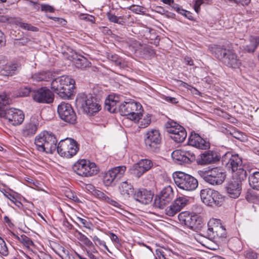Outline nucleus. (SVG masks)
I'll return each instance as SVG.
<instances>
[{"instance_id": "nucleus-1", "label": "nucleus", "mask_w": 259, "mask_h": 259, "mask_svg": "<svg viewBox=\"0 0 259 259\" xmlns=\"http://www.w3.org/2000/svg\"><path fill=\"white\" fill-rule=\"evenodd\" d=\"M105 109L110 113L119 112L122 116L135 122L142 116L143 109L141 104L132 99L122 101L118 95H109L105 101Z\"/></svg>"}, {"instance_id": "nucleus-2", "label": "nucleus", "mask_w": 259, "mask_h": 259, "mask_svg": "<svg viewBox=\"0 0 259 259\" xmlns=\"http://www.w3.org/2000/svg\"><path fill=\"white\" fill-rule=\"evenodd\" d=\"M75 81L68 76H62L53 80L51 89L60 97L69 99L74 93Z\"/></svg>"}, {"instance_id": "nucleus-3", "label": "nucleus", "mask_w": 259, "mask_h": 259, "mask_svg": "<svg viewBox=\"0 0 259 259\" xmlns=\"http://www.w3.org/2000/svg\"><path fill=\"white\" fill-rule=\"evenodd\" d=\"M211 53L224 65L232 68H238L241 61L232 51L213 45L209 48Z\"/></svg>"}, {"instance_id": "nucleus-4", "label": "nucleus", "mask_w": 259, "mask_h": 259, "mask_svg": "<svg viewBox=\"0 0 259 259\" xmlns=\"http://www.w3.org/2000/svg\"><path fill=\"white\" fill-rule=\"evenodd\" d=\"M57 140L54 134L43 131L35 138L34 144L37 149L47 153H53L57 148Z\"/></svg>"}, {"instance_id": "nucleus-5", "label": "nucleus", "mask_w": 259, "mask_h": 259, "mask_svg": "<svg viewBox=\"0 0 259 259\" xmlns=\"http://www.w3.org/2000/svg\"><path fill=\"white\" fill-rule=\"evenodd\" d=\"M172 178L175 184L180 189L186 191H192L198 187L197 179L184 172L175 171L172 174Z\"/></svg>"}, {"instance_id": "nucleus-6", "label": "nucleus", "mask_w": 259, "mask_h": 259, "mask_svg": "<svg viewBox=\"0 0 259 259\" xmlns=\"http://www.w3.org/2000/svg\"><path fill=\"white\" fill-rule=\"evenodd\" d=\"M198 174L205 182L212 185L222 184L226 176L224 170L220 167L209 168L207 170H199Z\"/></svg>"}, {"instance_id": "nucleus-7", "label": "nucleus", "mask_w": 259, "mask_h": 259, "mask_svg": "<svg viewBox=\"0 0 259 259\" xmlns=\"http://www.w3.org/2000/svg\"><path fill=\"white\" fill-rule=\"evenodd\" d=\"M56 149L61 156L70 158L79 151V145L74 139L67 138L59 142Z\"/></svg>"}, {"instance_id": "nucleus-8", "label": "nucleus", "mask_w": 259, "mask_h": 259, "mask_svg": "<svg viewBox=\"0 0 259 259\" xmlns=\"http://www.w3.org/2000/svg\"><path fill=\"white\" fill-rule=\"evenodd\" d=\"M102 109V106L97 99L92 94L82 93V109L87 116H94Z\"/></svg>"}, {"instance_id": "nucleus-9", "label": "nucleus", "mask_w": 259, "mask_h": 259, "mask_svg": "<svg viewBox=\"0 0 259 259\" xmlns=\"http://www.w3.org/2000/svg\"><path fill=\"white\" fill-rule=\"evenodd\" d=\"M202 201L211 207L220 206L224 201V197L218 191L211 189H204L200 191Z\"/></svg>"}, {"instance_id": "nucleus-10", "label": "nucleus", "mask_w": 259, "mask_h": 259, "mask_svg": "<svg viewBox=\"0 0 259 259\" xmlns=\"http://www.w3.org/2000/svg\"><path fill=\"white\" fill-rule=\"evenodd\" d=\"M178 219L181 224L195 231L199 230L202 226V218L196 213L183 211L179 214Z\"/></svg>"}, {"instance_id": "nucleus-11", "label": "nucleus", "mask_w": 259, "mask_h": 259, "mask_svg": "<svg viewBox=\"0 0 259 259\" xmlns=\"http://www.w3.org/2000/svg\"><path fill=\"white\" fill-rule=\"evenodd\" d=\"M166 131L170 137L176 143L183 142L187 137V132L184 127L173 121H167L165 124Z\"/></svg>"}, {"instance_id": "nucleus-12", "label": "nucleus", "mask_w": 259, "mask_h": 259, "mask_svg": "<svg viewBox=\"0 0 259 259\" xmlns=\"http://www.w3.org/2000/svg\"><path fill=\"white\" fill-rule=\"evenodd\" d=\"M0 116L8 120L11 124L17 126L20 125L24 121V114L18 109L11 108L2 110L0 109Z\"/></svg>"}, {"instance_id": "nucleus-13", "label": "nucleus", "mask_w": 259, "mask_h": 259, "mask_svg": "<svg viewBox=\"0 0 259 259\" xmlns=\"http://www.w3.org/2000/svg\"><path fill=\"white\" fill-rule=\"evenodd\" d=\"M174 197V192L170 186L164 187L156 195L153 202L154 207L163 209Z\"/></svg>"}, {"instance_id": "nucleus-14", "label": "nucleus", "mask_w": 259, "mask_h": 259, "mask_svg": "<svg viewBox=\"0 0 259 259\" xmlns=\"http://www.w3.org/2000/svg\"><path fill=\"white\" fill-rule=\"evenodd\" d=\"M126 167L120 165L114 167L104 174L103 181L106 186H110L115 185L116 183L124 175Z\"/></svg>"}, {"instance_id": "nucleus-15", "label": "nucleus", "mask_w": 259, "mask_h": 259, "mask_svg": "<svg viewBox=\"0 0 259 259\" xmlns=\"http://www.w3.org/2000/svg\"><path fill=\"white\" fill-rule=\"evenodd\" d=\"M207 226V234L209 237H226V229L222 225L221 221L220 219H210L208 222Z\"/></svg>"}, {"instance_id": "nucleus-16", "label": "nucleus", "mask_w": 259, "mask_h": 259, "mask_svg": "<svg viewBox=\"0 0 259 259\" xmlns=\"http://www.w3.org/2000/svg\"><path fill=\"white\" fill-rule=\"evenodd\" d=\"M31 97L35 102L41 104H50L53 103L54 100L53 92L45 87L33 90Z\"/></svg>"}, {"instance_id": "nucleus-17", "label": "nucleus", "mask_w": 259, "mask_h": 259, "mask_svg": "<svg viewBox=\"0 0 259 259\" xmlns=\"http://www.w3.org/2000/svg\"><path fill=\"white\" fill-rule=\"evenodd\" d=\"M57 111L59 117L65 122L74 124L76 121V115L71 105L62 102L58 106Z\"/></svg>"}, {"instance_id": "nucleus-18", "label": "nucleus", "mask_w": 259, "mask_h": 259, "mask_svg": "<svg viewBox=\"0 0 259 259\" xmlns=\"http://www.w3.org/2000/svg\"><path fill=\"white\" fill-rule=\"evenodd\" d=\"M223 165L229 172H234L242 165V158L238 154H232L230 152H227L222 157Z\"/></svg>"}, {"instance_id": "nucleus-19", "label": "nucleus", "mask_w": 259, "mask_h": 259, "mask_svg": "<svg viewBox=\"0 0 259 259\" xmlns=\"http://www.w3.org/2000/svg\"><path fill=\"white\" fill-rule=\"evenodd\" d=\"M161 140V138L159 131L152 130L146 133L145 144L148 150L156 152L159 148Z\"/></svg>"}, {"instance_id": "nucleus-20", "label": "nucleus", "mask_w": 259, "mask_h": 259, "mask_svg": "<svg viewBox=\"0 0 259 259\" xmlns=\"http://www.w3.org/2000/svg\"><path fill=\"white\" fill-rule=\"evenodd\" d=\"M171 157L180 164L190 163L195 159V154L192 151L185 149H178L173 151Z\"/></svg>"}, {"instance_id": "nucleus-21", "label": "nucleus", "mask_w": 259, "mask_h": 259, "mask_svg": "<svg viewBox=\"0 0 259 259\" xmlns=\"http://www.w3.org/2000/svg\"><path fill=\"white\" fill-rule=\"evenodd\" d=\"M221 158V156L217 152L209 150L200 154L197 158V162L200 165L215 163L220 161Z\"/></svg>"}, {"instance_id": "nucleus-22", "label": "nucleus", "mask_w": 259, "mask_h": 259, "mask_svg": "<svg viewBox=\"0 0 259 259\" xmlns=\"http://www.w3.org/2000/svg\"><path fill=\"white\" fill-rule=\"evenodd\" d=\"M188 202V199L184 197H180L177 198L174 202L165 209L166 215L173 217L182 208H183Z\"/></svg>"}, {"instance_id": "nucleus-23", "label": "nucleus", "mask_w": 259, "mask_h": 259, "mask_svg": "<svg viewBox=\"0 0 259 259\" xmlns=\"http://www.w3.org/2000/svg\"><path fill=\"white\" fill-rule=\"evenodd\" d=\"M133 48V51L135 53L140 51V55L146 59H151L153 58L155 55V52L152 47L147 46H144L142 48L141 44L140 42L135 41L132 42V45L130 46Z\"/></svg>"}, {"instance_id": "nucleus-24", "label": "nucleus", "mask_w": 259, "mask_h": 259, "mask_svg": "<svg viewBox=\"0 0 259 259\" xmlns=\"http://www.w3.org/2000/svg\"><path fill=\"white\" fill-rule=\"evenodd\" d=\"M225 188L230 197L236 198L240 195L242 190V183L240 181H235V180L232 179L228 182Z\"/></svg>"}, {"instance_id": "nucleus-25", "label": "nucleus", "mask_w": 259, "mask_h": 259, "mask_svg": "<svg viewBox=\"0 0 259 259\" xmlns=\"http://www.w3.org/2000/svg\"><path fill=\"white\" fill-rule=\"evenodd\" d=\"M99 172V168L95 163L89 160L82 159V177L95 176Z\"/></svg>"}, {"instance_id": "nucleus-26", "label": "nucleus", "mask_w": 259, "mask_h": 259, "mask_svg": "<svg viewBox=\"0 0 259 259\" xmlns=\"http://www.w3.org/2000/svg\"><path fill=\"white\" fill-rule=\"evenodd\" d=\"M153 194L146 189H139L134 194V199L143 204H148L152 202Z\"/></svg>"}, {"instance_id": "nucleus-27", "label": "nucleus", "mask_w": 259, "mask_h": 259, "mask_svg": "<svg viewBox=\"0 0 259 259\" xmlns=\"http://www.w3.org/2000/svg\"><path fill=\"white\" fill-rule=\"evenodd\" d=\"M188 143L189 145L201 149H206L209 147V143L195 133H191Z\"/></svg>"}, {"instance_id": "nucleus-28", "label": "nucleus", "mask_w": 259, "mask_h": 259, "mask_svg": "<svg viewBox=\"0 0 259 259\" xmlns=\"http://www.w3.org/2000/svg\"><path fill=\"white\" fill-rule=\"evenodd\" d=\"M21 69V64L18 61H13L3 65L1 72L6 76H12L17 73Z\"/></svg>"}, {"instance_id": "nucleus-29", "label": "nucleus", "mask_w": 259, "mask_h": 259, "mask_svg": "<svg viewBox=\"0 0 259 259\" xmlns=\"http://www.w3.org/2000/svg\"><path fill=\"white\" fill-rule=\"evenodd\" d=\"M52 249L62 259H75L74 255L69 251L57 243H54Z\"/></svg>"}, {"instance_id": "nucleus-30", "label": "nucleus", "mask_w": 259, "mask_h": 259, "mask_svg": "<svg viewBox=\"0 0 259 259\" xmlns=\"http://www.w3.org/2000/svg\"><path fill=\"white\" fill-rule=\"evenodd\" d=\"M38 128V124L30 121L25 123L21 131L22 135L25 137H30L34 135Z\"/></svg>"}, {"instance_id": "nucleus-31", "label": "nucleus", "mask_w": 259, "mask_h": 259, "mask_svg": "<svg viewBox=\"0 0 259 259\" xmlns=\"http://www.w3.org/2000/svg\"><path fill=\"white\" fill-rule=\"evenodd\" d=\"M249 44L244 47L245 52L248 53H253L259 46V36L251 35L249 38Z\"/></svg>"}, {"instance_id": "nucleus-32", "label": "nucleus", "mask_w": 259, "mask_h": 259, "mask_svg": "<svg viewBox=\"0 0 259 259\" xmlns=\"http://www.w3.org/2000/svg\"><path fill=\"white\" fill-rule=\"evenodd\" d=\"M32 80L36 82L49 81L52 78L51 72L48 71L38 72L31 75Z\"/></svg>"}, {"instance_id": "nucleus-33", "label": "nucleus", "mask_w": 259, "mask_h": 259, "mask_svg": "<svg viewBox=\"0 0 259 259\" xmlns=\"http://www.w3.org/2000/svg\"><path fill=\"white\" fill-rule=\"evenodd\" d=\"M120 193L125 197H129L131 196H134V187L127 182H123L119 187Z\"/></svg>"}, {"instance_id": "nucleus-34", "label": "nucleus", "mask_w": 259, "mask_h": 259, "mask_svg": "<svg viewBox=\"0 0 259 259\" xmlns=\"http://www.w3.org/2000/svg\"><path fill=\"white\" fill-rule=\"evenodd\" d=\"M15 237L28 249L32 250V248L34 247V243L32 240L26 235L24 234L20 236L15 235Z\"/></svg>"}, {"instance_id": "nucleus-35", "label": "nucleus", "mask_w": 259, "mask_h": 259, "mask_svg": "<svg viewBox=\"0 0 259 259\" xmlns=\"http://www.w3.org/2000/svg\"><path fill=\"white\" fill-rule=\"evenodd\" d=\"M250 186L253 189L259 190V171H254L248 177Z\"/></svg>"}, {"instance_id": "nucleus-36", "label": "nucleus", "mask_w": 259, "mask_h": 259, "mask_svg": "<svg viewBox=\"0 0 259 259\" xmlns=\"http://www.w3.org/2000/svg\"><path fill=\"white\" fill-rule=\"evenodd\" d=\"M107 17L110 22L117 23L122 26L126 24L125 19L123 16H117L115 14L109 12L107 14Z\"/></svg>"}, {"instance_id": "nucleus-37", "label": "nucleus", "mask_w": 259, "mask_h": 259, "mask_svg": "<svg viewBox=\"0 0 259 259\" xmlns=\"http://www.w3.org/2000/svg\"><path fill=\"white\" fill-rule=\"evenodd\" d=\"M232 173L233 174V179L235 181H240L241 183L246 179L247 176L246 171L243 168L242 165Z\"/></svg>"}, {"instance_id": "nucleus-38", "label": "nucleus", "mask_w": 259, "mask_h": 259, "mask_svg": "<svg viewBox=\"0 0 259 259\" xmlns=\"http://www.w3.org/2000/svg\"><path fill=\"white\" fill-rule=\"evenodd\" d=\"M132 170V173L137 178H140L146 172V170L144 169L143 167L141 165L139 162L135 164L133 166Z\"/></svg>"}, {"instance_id": "nucleus-39", "label": "nucleus", "mask_w": 259, "mask_h": 259, "mask_svg": "<svg viewBox=\"0 0 259 259\" xmlns=\"http://www.w3.org/2000/svg\"><path fill=\"white\" fill-rule=\"evenodd\" d=\"M0 253L4 255L7 256L9 254L8 248L6 245L5 241L0 237Z\"/></svg>"}, {"instance_id": "nucleus-40", "label": "nucleus", "mask_w": 259, "mask_h": 259, "mask_svg": "<svg viewBox=\"0 0 259 259\" xmlns=\"http://www.w3.org/2000/svg\"><path fill=\"white\" fill-rule=\"evenodd\" d=\"M258 252L249 248L244 252V256L246 259H255Z\"/></svg>"}, {"instance_id": "nucleus-41", "label": "nucleus", "mask_w": 259, "mask_h": 259, "mask_svg": "<svg viewBox=\"0 0 259 259\" xmlns=\"http://www.w3.org/2000/svg\"><path fill=\"white\" fill-rule=\"evenodd\" d=\"M139 163L143 167L146 171L149 170L152 166L153 163L151 160L148 159H143L140 160Z\"/></svg>"}, {"instance_id": "nucleus-42", "label": "nucleus", "mask_w": 259, "mask_h": 259, "mask_svg": "<svg viewBox=\"0 0 259 259\" xmlns=\"http://www.w3.org/2000/svg\"><path fill=\"white\" fill-rule=\"evenodd\" d=\"M151 123V115L147 114L140 122V127L145 128L147 127Z\"/></svg>"}, {"instance_id": "nucleus-43", "label": "nucleus", "mask_w": 259, "mask_h": 259, "mask_svg": "<svg viewBox=\"0 0 259 259\" xmlns=\"http://www.w3.org/2000/svg\"><path fill=\"white\" fill-rule=\"evenodd\" d=\"M84 218H82V225H83V227L88 229L89 232H91L93 228V225L89 218L85 217H84Z\"/></svg>"}, {"instance_id": "nucleus-44", "label": "nucleus", "mask_w": 259, "mask_h": 259, "mask_svg": "<svg viewBox=\"0 0 259 259\" xmlns=\"http://www.w3.org/2000/svg\"><path fill=\"white\" fill-rule=\"evenodd\" d=\"M33 90L29 87H22L19 90V95L21 97H26L29 95Z\"/></svg>"}, {"instance_id": "nucleus-45", "label": "nucleus", "mask_w": 259, "mask_h": 259, "mask_svg": "<svg viewBox=\"0 0 259 259\" xmlns=\"http://www.w3.org/2000/svg\"><path fill=\"white\" fill-rule=\"evenodd\" d=\"M20 27L23 29L33 32L37 31L38 30V29L37 27L31 25L30 24L24 22H22V23L20 24Z\"/></svg>"}, {"instance_id": "nucleus-46", "label": "nucleus", "mask_w": 259, "mask_h": 259, "mask_svg": "<svg viewBox=\"0 0 259 259\" xmlns=\"http://www.w3.org/2000/svg\"><path fill=\"white\" fill-rule=\"evenodd\" d=\"M93 240L95 242L96 245L104 246V248L107 251H108L109 252H110L109 248H108L107 246L106 245V243L104 241L101 240L97 236H95L93 237Z\"/></svg>"}, {"instance_id": "nucleus-47", "label": "nucleus", "mask_w": 259, "mask_h": 259, "mask_svg": "<svg viewBox=\"0 0 259 259\" xmlns=\"http://www.w3.org/2000/svg\"><path fill=\"white\" fill-rule=\"evenodd\" d=\"M82 21L88 22L91 24H93L95 23V18L93 15L82 13Z\"/></svg>"}, {"instance_id": "nucleus-48", "label": "nucleus", "mask_w": 259, "mask_h": 259, "mask_svg": "<svg viewBox=\"0 0 259 259\" xmlns=\"http://www.w3.org/2000/svg\"><path fill=\"white\" fill-rule=\"evenodd\" d=\"M81 159H78L72 166V169L78 176H81Z\"/></svg>"}, {"instance_id": "nucleus-49", "label": "nucleus", "mask_w": 259, "mask_h": 259, "mask_svg": "<svg viewBox=\"0 0 259 259\" xmlns=\"http://www.w3.org/2000/svg\"><path fill=\"white\" fill-rule=\"evenodd\" d=\"M82 189L91 193L94 194L96 191L95 187L91 184H85L82 181Z\"/></svg>"}, {"instance_id": "nucleus-50", "label": "nucleus", "mask_w": 259, "mask_h": 259, "mask_svg": "<svg viewBox=\"0 0 259 259\" xmlns=\"http://www.w3.org/2000/svg\"><path fill=\"white\" fill-rule=\"evenodd\" d=\"M154 256L155 259H166L164 251L160 249H156Z\"/></svg>"}, {"instance_id": "nucleus-51", "label": "nucleus", "mask_w": 259, "mask_h": 259, "mask_svg": "<svg viewBox=\"0 0 259 259\" xmlns=\"http://www.w3.org/2000/svg\"><path fill=\"white\" fill-rule=\"evenodd\" d=\"M203 0H194V9L197 13L199 12L200 10V6L203 4Z\"/></svg>"}, {"instance_id": "nucleus-52", "label": "nucleus", "mask_w": 259, "mask_h": 259, "mask_svg": "<svg viewBox=\"0 0 259 259\" xmlns=\"http://www.w3.org/2000/svg\"><path fill=\"white\" fill-rule=\"evenodd\" d=\"M121 58V57L115 54H109L108 55V59L111 62L114 63L115 65H116Z\"/></svg>"}, {"instance_id": "nucleus-53", "label": "nucleus", "mask_w": 259, "mask_h": 259, "mask_svg": "<svg viewBox=\"0 0 259 259\" xmlns=\"http://www.w3.org/2000/svg\"><path fill=\"white\" fill-rule=\"evenodd\" d=\"M115 65L123 69H125L128 67L127 62L122 58L119 59Z\"/></svg>"}, {"instance_id": "nucleus-54", "label": "nucleus", "mask_w": 259, "mask_h": 259, "mask_svg": "<svg viewBox=\"0 0 259 259\" xmlns=\"http://www.w3.org/2000/svg\"><path fill=\"white\" fill-rule=\"evenodd\" d=\"M41 10L44 12H49L51 13L54 12L55 11L54 8L52 6L47 4L41 5Z\"/></svg>"}, {"instance_id": "nucleus-55", "label": "nucleus", "mask_w": 259, "mask_h": 259, "mask_svg": "<svg viewBox=\"0 0 259 259\" xmlns=\"http://www.w3.org/2000/svg\"><path fill=\"white\" fill-rule=\"evenodd\" d=\"M162 99H163L165 101L170 103L171 104H175L178 103V99L174 97L163 96Z\"/></svg>"}, {"instance_id": "nucleus-56", "label": "nucleus", "mask_w": 259, "mask_h": 259, "mask_svg": "<svg viewBox=\"0 0 259 259\" xmlns=\"http://www.w3.org/2000/svg\"><path fill=\"white\" fill-rule=\"evenodd\" d=\"M82 243L85 245L87 247L93 246L92 242L87 238L85 235L82 234Z\"/></svg>"}, {"instance_id": "nucleus-57", "label": "nucleus", "mask_w": 259, "mask_h": 259, "mask_svg": "<svg viewBox=\"0 0 259 259\" xmlns=\"http://www.w3.org/2000/svg\"><path fill=\"white\" fill-rule=\"evenodd\" d=\"M170 7L171 8V10L176 11L177 12L180 14V13H182V11L183 10V9H182V7L178 4L175 3L174 1L172 5H171Z\"/></svg>"}, {"instance_id": "nucleus-58", "label": "nucleus", "mask_w": 259, "mask_h": 259, "mask_svg": "<svg viewBox=\"0 0 259 259\" xmlns=\"http://www.w3.org/2000/svg\"><path fill=\"white\" fill-rule=\"evenodd\" d=\"M4 195L7 198L9 199L12 203H13L14 201H15L17 198L14 194H12L9 192L6 191L5 193H4Z\"/></svg>"}, {"instance_id": "nucleus-59", "label": "nucleus", "mask_w": 259, "mask_h": 259, "mask_svg": "<svg viewBox=\"0 0 259 259\" xmlns=\"http://www.w3.org/2000/svg\"><path fill=\"white\" fill-rule=\"evenodd\" d=\"M94 194L97 197L102 199L103 200H105L106 197H107V196L105 193L97 190H96Z\"/></svg>"}, {"instance_id": "nucleus-60", "label": "nucleus", "mask_w": 259, "mask_h": 259, "mask_svg": "<svg viewBox=\"0 0 259 259\" xmlns=\"http://www.w3.org/2000/svg\"><path fill=\"white\" fill-rule=\"evenodd\" d=\"M109 237H110V238L111 239V240H112V241L114 243H117L118 244H120L119 239L118 238L116 234H115L114 233H113L112 232H110L109 233Z\"/></svg>"}, {"instance_id": "nucleus-61", "label": "nucleus", "mask_w": 259, "mask_h": 259, "mask_svg": "<svg viewBox=\"0 0 259 259\" xmlns=\"http://www.w3.org/2000/svg\"><path fill=\"white\" fill-rule=\"evenodd\" d=\"M180 14L183 16H185L189 20H192L193 19V17L192 15V13L189 11L183 9L182 13H180Z\"/></svg>"}, {"instance_id": "nucleus-62", "label": "nucleus", "mask_w": 259, "mask_h": 259, "mask_svg": "<svg viewBox=\"0 0 259 259\" xmlns=\"http://www.w3.org/2000/svg\"><path fill=\"white\" fill-rule=\"evenodd\" d=\"M91 63L88 61L86 58L82 55V69L83 68H87L91 66Z\"/></svg>"}, {"instance_id": "nucleus-63", "label": "nucleus", "mask_w": 259, "mask_h": 259, "mask_svg": "<svg viewBox=\"0 0 259 259\" xmlns=\"http://www.w3.org/2000/svg\"><path fill=\"white\" fill-rule=\"evenodd\" d=\"M230 135H232L234 138L241 140V138L242 137V133L239 132L238 131L235 132L234 131L233 133L230 132Z\"/></svg>"}, {"instance_id": "nucleus-64", "label": "nucleus", "mask_w": 259, "mask_h": 259, "mask_svg": "<svg viewBox=\"0 0 259 259\" xmlns=\"http://www.w3.org/2000/svg\"><path fill=\"white\" fill-rule=\"evenodd\" d=\"M39 259H50L52 258L51 256L44 252H40L37 255Z\"/></svg>"}]
</instances>
